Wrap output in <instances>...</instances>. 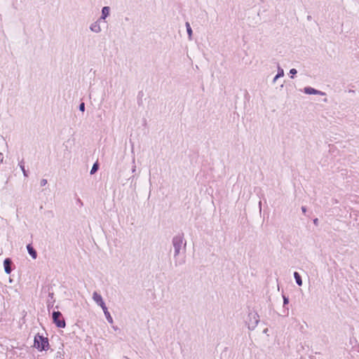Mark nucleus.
<instances>
[{"label": "nucleus", "mask_w": 359, "mask_h": 359, "mask_svg": "<svg viewBox=\"0 0 359 359\" xmlns=\"http://www.w3.org/2000/svg\"><path fill=\"white\" fill-rule=\"evenodd\" d=\"M174 249V259L176 266L183 264L185 262L184 254L186 249V242L182 234L173 237L172 241Z\"/></svg>", "instance_id": "f257e3e1"}, {"label": "nucleus", "mask_w": 359, "mask_h": 359, "mask_svg": "<svg viewBox=\"0 0 359 359\" xmlns=\"http://www.w3.org/2000/svg\"><path fill=\"white\" fill-rule=\"evenodd\" d=\"M34 346L40 351H45L49 346L48 339L40 335H36L34 337Z\"/></svg>", "instance_id": "f03ea898"}, {"label": "nucleus", "mask_w": 359, "mask_h": 359, "mask_svg": "<svg viewBox=\"0 0 359 359\" xmlns=\"http://www.w3.org/2000/svg\"><path fill=\"white\" fill-rule=\"evenodd\" d=\"M53 320L57 327L64 328L66 325L65 321L60 311H54L53 313Z\"/></svg>", "instance_id": "7ed1b4c3"}, {"label": "nucleus", "mask_w": 359, "mask_h": 359, "mask_svg": "<svg viewBox=\"0 0 359 359\" xmlns=\"http://www.w3.org/2000/svg\"><path fill=\"white\" fill-rule=\"evenodd\" d=\"M92 298H93V301L98 306H100L102 308V309H104V307H106L105 303H104L101 294H100L97 292L95 291L93 293Z\"/></svg>", "instance_id": "20e7f679"}, {"label": "nucleus", "mask_w": 359, "mask_h": 359, "mask_svg": "<svg viewBox=\"0 0 359 359\" xmlns=\"http://www.w3.org/2000/svg\"><path fill=\"white\" fill-rule=\"evenodd\" d=\"M100 21L101 20L97 19L96 21L90 25L89 29L92 32L98 34L102 32Z\"/></svg>", "instance_id": "39448f33"}, {"label": "nucleus", "mask_w": 359, "mask_h": 359, "mask_svg": "<svg viewBox=\"0 0 359 359\" xmlns=\"http://www.w3.org/2000/svg\"><path fill=\"white\" fill-rule=\"evenodd\" d=\"M304 92L306 93V94H308V95H325L324 93L320 91V90H316L311 87H306L304 88Z\"/></svg>", "instance_id": "423d86ee"}, {"label": "nucleus", "mask_w": 359, "mask_h": 359, "mask_svg": "<svg viewBox=\"0 0 359 359\" xmlns=\"http://www.w3.org/2000/svg\"><path fill=\"white\" fill-rule=\"evenodd\" d=\"M250 317L253 319V323L249 324V329L253 330L259 323V316L257 313H251Z\"/></svg>", "instance_id": "0eeeda50"}, {"label": "nucleus", "mask_w": 359, "mask_h": 359, "mask_svg": "<svg viewBox=\"0 0 359 359\" xmlns=\"http://www.w3.org/2000/svg\"><path fill=\"white\" fill-rule=\"evenodd\" d=\"M109 13H110V8L109 6L103 7L102 9L101 16L98 20H104L109 15Z\"/></svg>", "instance_id": "6e6552de"}, {"label": "nucleus", "mask_w": 359, "mask_h": 359, "mask_svg": "<svg viewBox=\"0 0 359 359\" xmlns=\"http://www.w3.org/2000/svg\"><path fill=\"white\" fill-rule=\"evenodd\" d=\"M11 260L9 258H6L4 262V270L7 274H10L11 272Z\"/></svg>", "instance_id": "1a4fd4ad"}, {"label": "nucleus", "mask_w": 359, "mask_h": 359, "mask_svg": "<svg viewBox=\"0 0 359 359\" xmlns=\"http://www.w3.org/2000/svg\"><path fill=\"white\" fill-rule=\"evenodd\" d=\"M27 249L28 251V253L30 255V256L34 259H36L37 257V253L36 250L34 249V248L32 246L31 244H28L27 245Z\"/></svg>", "instance_id": "9d476101"}, {"label": "nucleus", "mask_w": 359, "mask_h": 359, "mask_svg": "<svg viewBox=\"0 0 359 359\" xmlns=\"http://www.w3.org/2000/svg\"><path fill=\"white\" fill-rule=\"evenodd\" d=\"M284 76V70L280 67H278V74L275 76V77L273 79V83H275L276 81Z\"/></svg>", "instance_id": "9b49d317"}, {"label": "nucleus", "mask_w": 359, "mask_h": 359, "mask_svg": "<svg viewBox=\"0 0 359 359\" xmlns=\"http://www.w3.org/2000/svg\"><path fill=\"white\" fill-rule=\"evenodd\" d=\"M102 311H103V312H104V316H105V317H106V318H107V321H108L109 323L112 324V323H113V322H114V321H113V318H112V317H111V316L110 313L109 312V311H108V309H107V307L106 306V307H104V309H102Z\"/></svg>", "instance_id": "f8f14e48"}, {"label": "nucleus", "mask_w": 359, "mask_h": 359, "mask_svg": "<svg viewBox=\"0 0 359 359\" xmlns=\"http://www.w3.org/2000/svg\"><path fill=\"white\" fill-rule=\"evenodd\" d=\"M294 279L296 280L297 284L299 286L302 285V278H301L300 275L299 274V273L294 272Z\"/></svg>", "instance_id": "ddd939ff"}, {"label": "nucleus", "mask_w": 359, "mask_h": 359, "mask_svg": "<svg viewBox=\"0 0 359 359\" xmlns=\"http://www.w3.org/2000/svg\"><path fill=\"white\" fill-rule=\"evenodd\" d=\"M185 26H186V28H187V34H188L189 39L191 40L192 29H191V27L190 26V24L187 22H186Z\"/></svg>", "instance_id": "4468645a"}, {"label": "nucleus", "mask_w": 359, "mask_h": 359, "mask_svg": "<svg viewBox=\"0 0 359 359\" xmlns=\"http://www.w3.org/2000/svg\"><path fill=\"white\" fill-rule=\"evenodd\" d=\"M19 165H20V167L21 170H22V172H23L24 176H25V177H27L28 176V175H27V171H26V170H25V165H24L22 163H20L19 164Z\"/></svg>", "instance_id": "2eb2a0df"}, {"label": "nucleus", "mask_w": 359, "mask_h": 359, "mask_svg": "<svg viewBox=\"0 0 359 359\" xmlns=\"http://www.w3.org/2000/svg\"><path fill=\"white\" fill-rule=\"evenodd\" d=\"M98 169V165L97 163H94V165H93L92 168H91V170H90V174L93 175L94 174Z\"/></svg>", "instance_id": "dca6fc26"}, {"label": "nucleus", "mask_w": 359, "mask_h": 359, "mask_svg": "<svg viewBox=\"0 0 359 359\" xmlns=\"http://www.w3.org/2000/svg\"><path fill=\"white\" fill-rule=\"evenodd\" d=\"M79 109L80 111H84L85 110V104L83 102L81 103L80 105H79Z\"/></svg>", "instance_id": "f3484780"}, {"label": "nucleus", "mask_w": 359, "mask_h": 359, "mask_svg": "<svg viewBox=\"0 0 359 359\" xmlns=\"http://www.w3.org/2000/svg\"><path fill=\"white\" fill-rule=\"evenodd\" d=\"M41 186H45L47 184V180L46 179H43L40 182Z\"/></svg>", "instance_id": "a211bd4d"}, {"label": "nucleus", "mask_w": 359, "mask_h": 359, "mask_svg": "<svg viewBox=\"0 0 359 359\" xmlns=\"http://www.w3.org/2000/svg\"><path fill=\"white\" fill-rule=\"evenodd\" d=\"M288 302H289L288 299L285 297H283V304L284 305L287 304Z\"/></svg>", "instance_id": "6ab92c4d"}, {"label": "nucleus", "mask_w": 359, "mask_h": 359, "mask_svg": "<svg viewBox=\"0 0 359 359\" xmlns=\"http://www.w3.org/2000/svg\"><path fill=\"white\" fill-rule=\"evenodd\" d=\"M297 70L295 69H291L290 71V73L292 75L294 74H297Z\"/></svg>", "instance_id": "aec40b11"}, {"label": "nucleus", "mask_w": 359, "mask_h": 359, "mask_svg": "<svg viewBox=\"0 0 359 359\" xmlns=\"http://www.w3.org/2000/svg\"><path fill=\"white\" fill-rule=\"evenodd\" d=\"M4 161V155L2 153H0V163H2Z\"/></svg>", "instance_id": "412c9836"}, {"label": "nucleus", "mask_w": 359, "mask_h": 359, "mask_svg": "<svg viewBox=\"0 0 359 359\" xmlns=\"http://www.w3.org/2000/svg\"><path fill=\"white\" fill-rule=\"evenodd\" d=\"M302 212H303L304 213H305V212H306V207H304V206H302Z\"/></svg>", "instance_id": "4be33fe9"}, {"label": "nucleus", "mask_w": 359, "mask_h": 359, "mask_svg": "<svg viewBox=\"0 0 359 359\" xmlns=\"http://www.w3.org/2000/svg\"><path fill=\"white\" fill-rule=\"evenodd\" d=\"M135 171H136V166L133 165V167L132 168V172H135Z\"/></svg>", "instance_id": "5701e85b"}, {"label": "nucleus", "mask_w": 359, "mask_h": 359, "mask_svg": "<svg viewBox=\"0 0 359 359\" xmlns=\"http://www.w3.org/2000/svg\"><path fill=\"white\" fill-rule=\"evenodd\" d=\"M318 219H315L313 220V223H314L315 224H318Z\"/></svg>", "instance_id": "b1692460"}, {"label": "nucleus", "mask_w": 359, "mask_h": 359, "mask_svg": "<svg viewBox=\"0 0 359 359\" xmlns=\"http://www.w3.org/2000/svg\"><path fill=\"white\" fill-rule=\"evenodd\" d=\"M122 359H129L127 356H123Z\"/></svg>", "instance_id": "393cba45"}, {"label": "nucleus", "mask_w": 359, "mask_h": 359, "mask_svg": "<svg viewBox=\"0 0 359 359\" xmlns=\"http://www.w3.org/2000/svg\"><path fill=\"white\" fill-rule=\"evenodd\" d=\"M261 205H262V202H261V201H259V208H260V209H261Z\"/></svg>", "instance_id": "a878e982"}, {"label": "nucleus", "mask_w": 359, "mask_h": 359, "mask_svg": "<svg viewBox=\"0 0 359 359\" xmlns=\"http://www.w3.org/2000/svg\"><path fill=\"white\" fill-rule=\"evenodd\" d=\"M267 330H268L267 329L264 330V333H266V332H267Z\"/></svg>", "instance_id": "bb28decb"}]
</instances>
